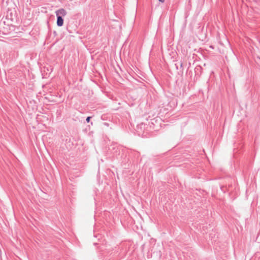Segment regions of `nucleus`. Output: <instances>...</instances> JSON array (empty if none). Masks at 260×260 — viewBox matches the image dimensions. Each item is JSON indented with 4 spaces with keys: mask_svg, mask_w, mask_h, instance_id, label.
I'll use <instances>...</instances> for the list:
<instances>
[{
    "mask_svg": "<svg viewBox=\"0 0 260 260\" xmlns=\"http://www.w3.org/2000/svg\"><path fill=\"white\" fill-rule=\"evenodd\" d=\"M57 16H65L67 15V11L64 9H60L55 12Z\"/></svg>",
    "mask_w": 260,
    "mask_h": 260,
    "instance_id": "obj_1",
    "label": "nucleus"
},
{
    "mask_svg": "<svg viewBox=\"0 0 260 260\" xmlns=\"http://www.w3.org/2000/svg\"><path fill=\"white\" fill-rule=\"evenodd\" d=\"M57 25L58 26H61L63 25V19L60 16H57Z\"/></svg>",
    "mask_w": 260,
    "mask_h": 260,
    "instance_id": "obj_2",
    "label": "nucleus"
},
{
    "mask_svg": "<svg viewBox=\"0 0 260 260\" xmlns=\"http://www.w3.org/2000/svg\"><path fill=\"white\" fill-rule=\"evenodd\" d=\"M90 117H87L86 118V121L87 122H89L90 121Z\"/></svg>",
    "mask_w": 260,
    "mask_h": 260,
    "instance_id": "obj_3",
    "label": "nucleus"
},
{
    "mask_svg": "<svg viewBox=\"0 0 260 260\" xmlns=\"http://www.w3.org/2000/svg\"><path fill=\"white\" fill-rule=\"evenodd\" d=\"M161 3H164L165 2V0H158Z\"/></svg>",
    "mask_w": 260,
    "mask_h": 260,
    "instance_id": "obj_4",
    "label": "nucleus"
}]
</instances>
